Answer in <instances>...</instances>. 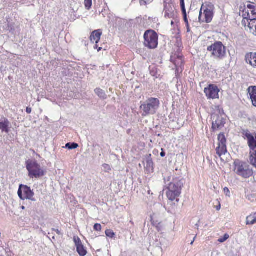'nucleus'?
<instances>
[{
	"instance_id": "obj_1",
	"label": "nucleus",
	"mask_w": 256,
	"mask_h": 256,
	"mask_svg": "<svg viewBox=\"0 0 256 256\" xmlns=\"http://www.w3.org/2000/svg\"><path fill=\"white\" fill-rule=\"evenodd\" d=\"M166 186L168 189L166 196L168 200L174 201L181 194L183 186L182 180L179 178L172 177L170 174L164 178Z\"/></svg>"
},
{
	"instance_id": "obj_2",
	"label": "nucleus",
	"mask_w": 256,
	"mask_h": 256,
	"mask_svg": "<svg viewBox=\"0 0 256 256\" xmlns=\"http://www.w3.org/2000/svg\"><path fill=\"white\" fill-rule=\"evenodd\" d=\"M160 100L156 98H150L141 104L140 109L142 110V116L152 115L156 113L160 107Z\"/></svg>"
},
{
	"instance_id": "obj_3",
	"label": "nucleus",
	"mask_w": 256,
	"mask_h": 256,
	"mask_svg": "<svg viewBox=\"0 0 256 256\" xmlns=\"http://www.w3.org/2000/svg\"><path fill=\"white\" fill-rule=\"evenodd\" d=\"M26 168L28 170V176L30 178H38L45 174L44 169L35 160H28L26 162Z\"/></svg>"
},
{
	"instance_id": "obj_4",
	"label": "nucleus",
	"mask_w": 256,
	"mask_h": 256,
	"mask_svg": "<svg viewBox=\"0 0 256 256\" xmlns=\"http://www.w3.org/2000/svg\"><path fill=\"white\" fill-rule=\"evenodd\" d=\"M234 165V172L244 178H249L253 174L252 170L246 162L236 160Z\"/></svg>"
},
{
	"instance_id": "obj_5",
	"label": "nucleus",
	"mask_w": 256,
	"mask_h": 256,
	"mask_svg": "<svg viewBox=\"0 0 256 256\" xmlns=\"http://www.w3.org/2000/svg\"><path fill=\"white\" fill-rule=\"evenodd\" d=\"M207 50L211 52L212 56H213L216 60H222L226 55V47L220 42H216L208 46Z\"/></svg>"
},
{
	"instance_id": "obj_6",
	"label": "nucleus",
	"mask_w": 256,
	"mask_h": 256,
	"mask_svg": "<svg viewBox=\"0 0 256 256\" xmlns=\"http://www.w3.org/2000/svg\"><path fill=\"white\" fill-rule=\"evenodd\" d=\"M144 44L150 49L156 48L158 44V36L153 30H147L144 34Z\"/></svg>"
},
{
	"instance_id": "obj_7",
	"label": "nucleus",
	"mask_w": 256,
	"mask_h": 256,
	"mask_svg": "<svg viewBox=\"0 0 256 256\" xmlns=\"http://www.w3.org/2000/svg\"><path fill=\"white\" fill-rule=\"evenodd\" d=\"M18 194L22 200H29L32 201H36L35 198H34V194L33 190H31L30 187L27 186L20 185Z\"/></svg>"
},
{
	"instance_id": "obj_8",
	"label": "nucleus",
	"mask_w": 256,
	"mask_h": 256,
	"mask_svg": "<svg viewBox=\"0 0 256 256\" xmlns=\"http://www.w3.org/2000/svg\"><path fill=\"white\" fill-rule=\"evenodd\" d=\"M218 146L216 148V153L222 160H224L222 156L225 155L228 151L226 146V138L224 134H220L218 137Z\"/></svg>"
},
{
	"instance_id": "obj_9",
	"label": "nucleus",
	"mask_w": 256,
	"mask_h": 256,
	"mask_svg": "<svg viewBox=\"0 0 256 256\" xmlns=\"http://www.w3.org/2000/svg\"><path fill=\"white\" fill-rule=\"evenodd\" d=\"M242 16L243 20L246 19L250 21L253 18H256V4L250 3L248 4L246 8L242 12Z\"/></svg>"
},
{
	"instance_id": "obj_10",
	"label": "nucleus",
	"mask_w": 256,
	"mask_h": 256,
	"mask_svg": "<svg viewBox=\"0 0 256 256\" xmlns=\"http://www.w3.org/2000/svg\"><path fill=\"white\" fill-rule=\"evenodd\" d=\"M220 91L218 87L214 84H209L204 89V93L208 100L218 98Z\"/></svg>"
},
{
	"instance_id": "obj_11",
	"label": "nucleus",
	"mask_w": 256,
	"mask_h": 256,
	"mask_svg": "<svg viewBox=\"0 0 256 256\" xmlns=\"http://www.w3.org/2000/svg\"><path fill=\"white\" fill-rule=\"evenodd\" d=\"M202 16H204L205 21L209 23L213 18V8L212 6L205 7L202 5L200 12L199 19L202 22H204V20H202Z\"/></svg>"
},
{
	"instance_id": "obj_12",
	"label": "nucleus",
	"mask_w": 256,
	"mask_h": 256,
	"mask_svg": "<svg viewBox=\"0 0 256 256\" xmlns=\"http://www.w3.org/2000/svg\"><path fill=\"white\" fill-rule=\"evenodd\" d=\"M212 128L214 130H217L224 127L226 123L225 120L220 114H214L212 115Z\"/></svg>"
},
{
	"instance_id": "obj_13",
	"label": "nucleus",
	"mask_w": 256,
	"mask_h": 256,
	"mask_svg": "<svg viewBox=\"0 0 256 256\" xmlns=\"http://www.w3.org/2000/svg\"><path fill=\"white\" fill-rule=\"evenodd\" d=\"M242 134L248 140V146L250 151L256 150V134L254 136L248 130H242Z\"/></svg>"
},
{
	"instance_id": "obj_14",
	"label": "nucleus",
	"mask_w": 256,
	"mask_h": 256,
	"mask_svg": "<svg viewBox=\"0 0 256 256\" xmlns=\"http://www.w3.org/2000/svg\"><path fill=\"white\" fill-rule=\"evenodd\" d=\"M242 26L245 27L246 30L249 32L256 36V18H253L250 21L246 19L242 20Z\"/></svg>"
},
{
	"instance_id": "obj_15",
	"label": "nucleus",
	"mask_w": 256,
	"mask_h": 256,
	"mask_svg": "<svg viewBox=\"0 0 256 256\" xmlns=\"http://www.w3.org/2000/svg\"><path fill=\"white\" fill-rule=\"evenodd\" d=\"M74 241L76 247V250L80 256H85L87 254V251L82 244L80 238L76 236L74 237Z\"/></svg>"
},
{
	"instance_id": "obj_16",
	"label": "nucleus",
	"mask_w": 256,
	"mask_h": 256,
	"mask_svg": "<svg viewBox=\"0 0 256 256\" xmlns=\"http://www.w3.org/2000/svg\"><path fill=\"white\" fill-rule=\"evenodd\" d=\"M10 122L8 118L4 116H0V129L2 132L8 134Z\"/></svg>"
},
{
	"instance_id": "obj_17",
	"label": "nucleus",
	"mask_w": 256,
	"mask_h": 256,
	"mask_svg": "<svg viewBox=\"0 0 256 256\" xmlns=\"http://www.w3.org/2000/svg\"><path fill=\"white\" fill-rule=\"evenodd\" d=\"M245 60L253 68H256V52H248L246 54Z\"/></svg>"
},
{
	"instance_id": "obj_18",
	"label": "nucleus",
	"mask_w": 256,
	"mask_h": 256,
	"mask_svg": "<svg viewBox=\"0 0 256 256\" xmlns=\"http://www.w3.org/2000/svg\"><path fill=\"white\" fill-rule=\"evenodd\" d=\"M166 18H172L174 16V8L170 4H166L164 8Z\"/></svg>"
},
{
	"instance_id": "obj_19",
	"label": "nucleus",
	"mask_w": 256,
	"mask_h": 256,
	"mask_svg": "<svg viewBox=\"0 0 256 256\" xmlns=\"http://www.w3.org/2000/svg\"><path fill=\"white\" fill-rule=\"evenodd\" d=\"M250 100L254 106L256 107V86H250L248 88Z\"/></svg>"
},
{
	"instance_id": "obj_20",
	"label": "nucleus",
	"mask_w": 256,
	"mask_h": 256,
	"mask_svg": "<svg viewBox=\"0 0 256 256\" xmlns=\"http://www.w3.org/2000/svg\"><path fill=\"white\" fill-rule=\"evenodd\" d=\"M102 34V32L100 30H98L94 31L90 36V40L92 42L98 44L100 40Z\"/></svg>"
},
{
	"instance_id": "obj_21",
	"label": "nucleus",
	"mask_w": 256,
	"mask_h": 256,
	"mask_svg": "<svg viewBox=\"0 0 256 256\" xmlns=\"http://www.w3.org/2000/svg\"><path fill=\"white\" fill-rule=\"evenodd\" d=\"M250 162L252 165L256 168V150L250 151Z\"/></svg>"
},
{
	"instance_id": "obj_22",
	"label": "nucleus",
	"mask_w": 256,
	"mask_h": 256,
	"mask_svg": "<svg viewBox=\"0 0 256 256\" xmlns=\"http://www.w3.org/2000/svg\"><path fill=\"white\" fill-rule=\"evenodd\" d=\"M183 61L182 57L180 56H178L176 59L174 60V63L178 70L181 68L183 64Z\"/></svg>"
},
{
	"instance_id": "obj_23",
	"label": "nucleus",
	"mask_w": 256,
	"mask_h": 256,
	"mask_svg": "<svg viewBox=\"0 0 256 256\" xmlns=\"http://www.w3.org/2000/svg\"><path fill=\"white\" fill-rule=\"evenodd\" d=\"M256 223V216H250L246 218V224H254Z\"/></svg>"
},
{
	"instance_id": "obj_24",
	"label": "nucleus",
	"mask_w": 256,
	"mask_h": 256,
	"mask_svg": "<svg viewBox=\"0 0 256 256\" xmlns=\"http://www.w3.org/2000/svg\"><path fill=\"white\" fill-rule=\"evenodd\" d=\"M94 92L100 98H104L106 97L104 92L100 88H96Z\"/></svg>"
},
{
	"instance_id": "obj_25",
	"label": "nucleus",
	"mask_w": 256,
	"mask_h": 256,
	"mask_svg": "<svg viewBox=\"0 0 256 256\" xmlns=\"http://www.w3.org/2000/svg\"><path fill=\"white\" fill-rule=\"evenodd\" d=\"M78 146V145L76 143H75V142H72V143L69 142V143H67L66 144V146L65 147L66 148L69 149V150H72V149H75V148H77Z\"/></svg>"
},
{
	"instance_id": "obj_26",
	"label": "nucleus",
	"mask_w": 256,
	"mask_h": 256,
	"mask_svg": "<svg viewBox=\"0 0 256 256\" xmlns=\"http://www.w3.org/2000/svg\"><path fill=\"white\" fill-rule=\"evenodd\" d=\"M146 168L149 169H152L153 162L150 158H148L146 161Z\"/></svg>"
},
{
	"instance_id": "obj_27",
	"label": "nucleus",
	"mask_w": 256,
	"mask_h": 256,
	"mask_svg": "<svg viewBox=\"0 0 256 256\" xmlns=\"http://www.w3.org/2000/svg\"><path fill=\"white\" fill-rule=\"evenodd\" d=\"M105 234L108 237L110 238H113L115 236L114 232L110 229L106 230L105 232Z\"/></svg>"
},
{
	"instance_id": "obj_28",
	"label": "nucleus",
	"mask_w": 256,
	"mask_h": 256,
	"mask_svg": "<svg viewBox=\"0 0 256 256\" xmlns=\"http://www.w3.org/2000/svg\"><path fill=\"white\" fill-rule=\"evenodd\" d=\"M84 4L86 8L89 10L92 6V0H84Z\"/></svg>"
},
{
	"instance_id": "obj_29",
	"label": "nucleus",
	"mask_w": 256,
	"mask_h": 256,
	"mask_svg": "<svg viewBox=\"0 0 256 256\" xmlns=\"http://www.w3.org/2000/svg\"><path fill=\"white\" fill-rule=\"evenodd\" d=\"M180 6L182 10L183 15H186V10L184 6V0H180Z\"/></svg>"
},
{
	"instance_id": "obj_30",
	"label": "nucleus",
	"mask_w": 256,
	"mask_h": 256,
	"mask_svg": "<svg viewBox=\"0 0 256 256\" xmlns=\"http://www.w3.org/2000/svg\"><path fill=\"white\" fill-rule=\"evenodd\" d=\"M229 238V235L228 234H225L223 238H220L218 240V242L222 243L226 241Z\"/></svg>"
},
{
	"instance_id": "obj_31",
	"label": "nucleus",
	"mask_w": 256,
	"mask_h": 256,
	"mask_svg": "<svg viewBox=\"0 0 256 256\" xmlns=\"http://www.w3.org/2000/svg\"><path fill=\"white\" fill-rule=\"evenodd\" d=\"M102 168L106 172H109L111 170L110 166L106 164L102 165Z\"/></svg>"
},
{
	"instance_id": "obj_32",
	"label": "nucleus",
	"mask_w": 256,
	"mask_h": 256,
	"mask_svg": "<svg viewBox=\"0 0 256 256\" xmlns=\"http://www.w3.org/2000/svg\"><path fill=\"white\" fill-rule=\"evenodd\" d=\"M94 229L96 231L100 232L102 230V226L99 224H96L94 225Z\"/></svg>"
},
{
	"instance_id": "obj_33",
	"label": "nucleus",
	"mask_w": 256,
	"mask_h": 256,
	"mask_svg": "<svg viewBox=\"0 0 256 256\" xmlns=\"http://www.w3.org/2000/svg\"><path fill=\"white\" fill-rule=\"evenodd\" d=\"M224 194H226V196H230V190H228V188L226 187H225L224 188Z\"/></svg>"
},
{
	"instance_id": "obj_34",
	"label": "nucleus",
	"mask_w": 256,
	"mask_h": 256,
	"mask_svg": "<svg viewBox=\"0 0 256 256\" xmlns=\"http://www.w3.org/2000/svg\"><path fill=\"white\" fill-rule=\"evenodd\" d=\"M184 20L185 22L186 23V26L188 27V32H189V28H188V18H186V15H184Z\"/></svg>"
},
{
	"instance_id": "obj_35",
	"label": "nucleus",
	"mask_w": 256,
	"mask_h": 256,
	"mask_svg": "<svg viewBox=\"0 0 256 256\" xmlns=\"http://www.w3.org/2000/svg\"><path fill=\"white\" fill-rule=\"evenodd\" d=\"M140 4L141 6L146 5L147 4V2L145 0H141L140 1Z\"/></svg>"
},
{
	"instance_id": "obj_36",
	"label": "nucleus",
	"mask_w": 256,
	"mask_h": 256,
	"mask_svg": "<svg viewBox=\"0 0 256 256\" xmlns=\"http://www.w3.org/2000/svg\"><path fill=\"white\" fill-rule=\"evenodd\" d=\"M26 112L28 114H30L32 112V108L30 107H27L26 108Z\"/></svg>"
},
{
	"instance_id": "obj_37",
	"label": "nucleus",
	"mask_w": 256,
	"mask_h": 256,
	"mask_svg": "<svg viewBox=\"0 0 256 256\" xmlns=\"http://www.w3.org/2000/svg\"><path fill=\"white\" fill-rule=\"evenodd\" d=\"M52 230L55 231L56 232V234H58V235L61 234L60 232L58 229L53 228Z\"/></svg>"
},
{
	"instance_id": "obj_38",
	"label": "nucleus",
	"mask_w": 256,
	"mask_h": 256,
	"mask_svg": "<svg viewBox=\"0 0 256 256\" xmlns=\"http://www.w3.org/2000/svg\"><path fill=\"white\" fill-rule=\"evenodd\" d=\"M162 152H160V155L162 157H164L166 156V153L163 151V150L162 149Z\"/></svg>"
},
{
	"instance_id": "obj_39",
	"label": "nucleus",
	"mask_w": 256,
	"mask_h": 256,
	"mask_svg": "<svg viewBox=\"0 0 256 256\" xmlns=\"http://www.w3.org/2000/svg\"><path fill=\"white\" fill-rule=\"evenodd\" d=\"M220 204L216 207V209L217 210H220Z\"/></svg>"
},
{
	"instance_id": "obj_40",
	"label": "nucleus",
	"mask_w": 256,
	"mask_h": 256,
	"mask_svg": "<svg viewBox=\"0 0 256 256\" xmlns=\"http://www.w3.org/2000/svg\"><path fill=\"white\" fill-rule=\"evenodd\" d=\"M196 238V236H194V238L193 240L192 241H191V242H190V244L191 245H192L193 244L194 242V240H195Z\"/></svg>"
},
{
	"instance_id": "obj_41",
	"label": "nucleus",
	"mask_w": 256,
	"mask_h": 256,
	"mask_svg": "<svg viewBox=\"0 0 256 256\" xmlns=\"http://www.w3.org/2000/svg\"><path fill=\"white\" fill-rule=\"evenodd\" d=\"M174 24V22H173V21H172V22H171V24H172V25H173V24Z\"/></svg>"
},
{
	"instance_id": "obj_42",
	"label": "nucleus",
	"mask_w": 256,
	"mask_h": 256,
	"mask_svg": "<svg viewBox=\"0 0 256 256\" xmlns=\"http://www.w3.org/2000/svg\"><path fill=\"white\" fill-rule=\"evenodd\" d=\"M22 208L23 209V210L24 209V206H22Z\"/></svg>"
},
{
	"instance_id": "obj_43",
	"label": "nucleus",
	"mask_w": 256,
	"mask_h": 256,
	"mask_svg": "<svg viewBox=\"0 0 256 256\" xmlns=\"http://www.w3.org/2000/svg\"><path fill=\"white\" fill-rule=\"evenodd\" d=\"M102 49L101 48H99L98 50V51L99 52L100 50Z\"/></svg>"
},
{
	"instance_id": "obj_44",
	"label": "nucleus",
	"mask_w": 256,
	"mask_h": 256,
	"mask_svg": "<svg viewBox=\"0 0 256 256\" xmlns=\"http://www.w3.org/2000/svg\"><path fill=\"white\" fill-rule=\"evenodd\" d=\"M250 14H251V11H249V16H250Z\"/></svg>"
},
{
	"instance_id": "obj_45",
	"label": "nucleus",
	"mask_w": 256,
	"mask_h": 256,
	"mask_svg": "<svg viewBox=\"0 0 256 256\" xmlns=\"http://www.w3.org/2000/svg\"><path fill=\"white\" fill-rule=\"evenodd\" d=\"M196 226H197L198 228V224H196Z\"/></svg>"
}]
</instances>
